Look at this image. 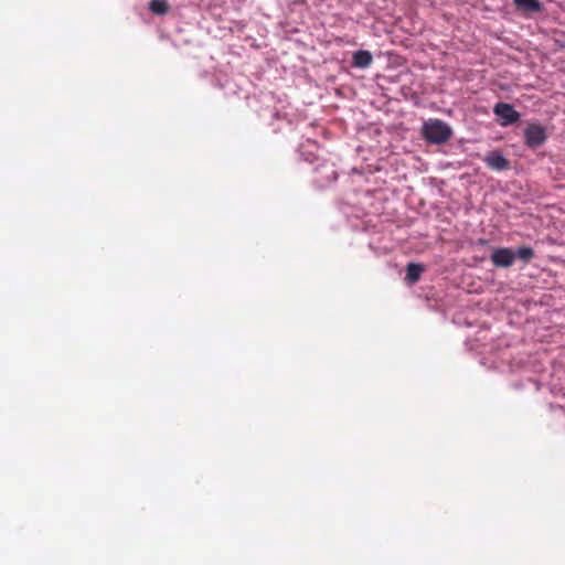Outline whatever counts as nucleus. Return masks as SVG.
I'll return each instance as SVG.
<instances>
[{
	"label": "nucleus",
	"instance_id": "1",
	"mask_svg": "<svg viewBox=\"0 0 565 565\" xmlns=\"http://www.w3.org/2000/svg\"><path fill=\"white\" fill-rule=\"evenodd\" d=\"M422 132L428 142L436 145L447 142L452 135L451 128L440 119H429L426 121Z\"/></svg>",
	"mask_w": 565,
	"mask_h": 565
},
{
	"label": "nucleus",
	"instance_id": "2",
	"mask_svg": "<svg viewBox=\"0 0 565 565\" xmlns=\"http://www.w3.org/2000/svg\"><path fill=\"white\" fill-rule=\"evenodd\" d=\"M524 143L531 149H536L544 145L547 139L546 129L537 122H532L524 129Z\"/></svg>",
	"mask_w": 565,
	"mask_h": 565
},
{
	"label": "nucleus",
	"instance_id": "3",
	"mask_svg": "<svg viewBox=\"0 0 565 565\" xmlns=\"http://www.w3.org/2000/svg\"><path fill=\"white\" fill-rule=\"evenodd\" d=\"M493 114L498 117L499 124L502 127L510 126L520 119V114L514 109L511 104L498 103L493 107Z\"/></svg>",
	"mask_w": 565,
	"mask_h": 565
},
{
	"label": "nucleus",
	"instance_id": "4",
	"mask_svg": "<svg viewBox=\"0 0 565 565\" xmlns=\"http://www.w3.org/2000/svg\"><path fill=\"white\" fill-rule=\"evenodd\" d=\"M490 259L494 267L508 268L513 265L515 260V253L508 247L495 248L492 252Z\"/></svg>",
	"mask_w": 565,
	"mask_h": 565
},
{
	"label": "nucleus",
	"instance_id": "5",
	"mask_svg": "<svg viewBox=\"0 0 565 565\" xmlns=\"http://www.w3.org/2000/svg\"><path fill=\"white\" fill-rule=\"evenodd\" d=\"M486 164L495 171H503L510 168L509 160L499 151H491L483 158Z\"/></svg>",
	"mask_w": 565,
	"mask_h": 565
},
{
	"label": "nucleus",
	"instance_id": "6",
	"mask_svg": "<svg viewBox=\"0 0 565 565\" xmlns=\"http://www.w3.org/2000/svg\"><path fill=\"white\" fill-rule=\"evenodd\" d=\"M373 62V56L369 51L360 50L353 53L352 65L359 68H366Z\"/></svg>",
	"mask_w": 565,
	"mask_h": 565
},
{
	"label": "nucleus",
	"instance_id": "7",
	"mask_svg": "<svg viewBox=\"0 0 565 565\" xmlns=\"http://www.w3.org/2000/svg\"><path fill=\"white\" fill-rule=\"evenodd\" d=\"M518 10L523 12H539L542 10V4L539 0H514Z\"/></svg>",
	"mask_w": 565,
	"mask_h": 565
},
{
	"label": "nucleus",
	"instance_id": "8",
	"mask_svg": "<svg viewBox=\"0 0 565 565\" xmlns=\"http://www.w3.org/2000/svg\"><path fill=\"white\" fill-rule=\"evenodd\" d=\"M423 271L424 267L420 264L411 263L407 265L405 279L409 284H415L420 279Z\"/></svg>",
	"mask_w": 565,
	"mask_h": 565
},
{
	"label": "nucleus",
	"instance_id": "9",
	"mask_svg": "<svg viewBox=\"0 0 565 565\" xmlns=\"http://www.w3.org/2000/svg\"><path fill=\"white\" fill-rule=\"evenodd\" d=\"M149 9L159 15H163L169 11V4L166 0H152L149 3Z\"/></svg>",
	"mask_w": 565,
	"mask_h": 565
},
{
	"label": "nucleus",
	"instance_id": "10",
	"mask_svg": "<svg viewBox=\"0 0 565 565\" xmlns=\"http://www.w3.org/2000/svg\"><path fill=\"white\" fill-rule=\"evenodd\" d=\"M514 253L515 258L518 257L524 263H530L535 256L533 248L530 246H522Z\"/></svg>",
	"mask_w": 565,
	"mask_h": 565
}]
</instances>
